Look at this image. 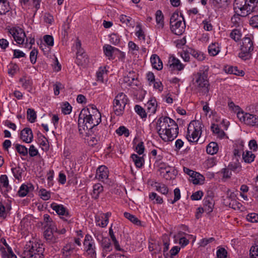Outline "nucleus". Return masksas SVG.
Returning <instances> with one entry per match:
<instances>
[{"mask_svg":"<svg viewBox=\"0 0 258 258\" xmlns=\"http://www.w3.org/2000/svg\"><path fill=\"white\" fill-rule=\"evenodd\" d=\"M218 160L215 157H208L202 163V168L204 170H208L217 164Z\"/></svg>","mask_w":258,"mask_h":258,"instance_id":"nucleus-21","label":"nucleus"},{"mask_svg":"<svg viewBox=\"0 0 258 258\" xmlns=\"http://www.w3.org/2000/svg\"><path fill=\"white\" fill-rule=\"evenodd\" d=\"M10 5L7 0H0V14L5 15L10 11Z\"/></svg>","mask_w":258,"mask_h":258,"instance_id":"nucleus-45","label":"nucleus"},{"mask_svg":"<svg viewBox=\"0 0 258 258\" xmlns=\"http://www.w3.org/2000/svg\"><path fill=\"white\" fill-rule=\"evenodd\" d=\"M119 19L122 24L126 26L132 27L134 26V21L130 16L122 14L119 16Z\"/></svg>","mask_w":258,"mask_h":258,"instance_id":"nucleus-40","label":"nucleus"},{"mask_svg":"<svg viewBox=\"0 0 258 258\" xmlns=\"http://www.w3.org/2000/svg\"><path fill=\"white\" fill-rule=\"evenodd\" d=\"M32 187L33 186L31 184L29 185L22 184L19 188L18 192V195L20 197H24L26 196L28 194L29 189Z\"/></svg>","mask_w":258,"mask_h":258,"instance_id":"nucleus-44","label":"nucleus"},{"mask_svg":"<svg viewBox=\"0 0 258 258\" xmlns=\"http://www.w3.org/2000/svg\"><path fill=\"white\" fill-rule=\"evenodd\" d=\"M241 49L252 51L253 49V42L249 37H244L242 40Z\"/></svg>","mask_w":258,"mask_h":258,"instance_id":"nucleus-30","label":"nucleus"},{"mask_svg":"<svg viewBox=\"0 0 258 258\" xmlns=\"http://www.w3.org/2000/svg\"><path fill=\"white\" fill-rule=\"evenodd\" d=\"M21 85L25 89H30L32 85V80L28 77L23 76L20 79Z\"/></svg>","mask_w":258,"mask_h":258,"instance_id":"nucleus-46","label":"nucleus"},{"mask_svg":"<svg viewBox=\"0 0 258 258\" xmlns=\"http://www.w3.org/2000/svg\"><path fill=\"white\" fill-rule=\"evenodd\" d=\"M229 36L232 39L237 42L241 39L242 33L240 30L234 29L231 31Z\"/></svg>","mask_w":258,"mask_h":258,"instance_id":"nucleus-49","label":"nucleus"},{"mask_svg":"<svg viewBox=\"0 0 258 258\" xmlns=\"http://www.w3.org/2000/svg\"><path fill=\"white\" fill-rule=\"evenodd\" d=\"M249 24L253 28H258V15L252 16L249 19Z\"/></svg>","mask_w":258,"mask_h":258,"instance_id":"nucleus-63","label":"nucleus"},{"mask_svg":"<svg viewBox=\"0 0 258 258\" xmlns=\"http://www.w3.org/2000/svg\"><path fill=\"white\" fill-rule=\"evenodd\" d=\"M155 19L157 27L162 28L164 26V16L161 11L157 10L156 11Z\"/></svg>","mask_w":258,"mask_h":258,"instance_id":"nucleus-42","label":"nucleus"},{"mask_svg":"<svg viewBox=\"0 0 258 258\" xmlns=\"http://www.w3.org/2000/svg\"><path fill=\"white\" fill-rule=\"evenodd\" d=\"M51 192L44 188H41L39 191L40 198L44 201H47L51 198Z\"/></svg>","mask_w":258,"mask_h":258,"instance_id":"nucleus-52","label":"nucleus"},{"mask_svg":"<svg viewBox=\"0 0 258 258\" xmlns=\"http://www.w3.org/2000/svg\"><path fill=\"white\" fill-rule=\"evenodd\" d=\"M115 132L119 136L124 135L125 137L130 136L129 130L124 126H120L115 131Z\"/></svg>","mask_w":258,"mask_h":258,"instance_id":"nucleus-57","label":"nucleus"},{"mask_svg":"<svg viewBox=\"0 0 258 258\" xmlns=\"http://www.w3.org/2000/svg\"><path fill=\"white\" fill-rule=\"evenodd\" d=\"M153 187L155 188L156 190L164 195H167L169 191V189L167 186L161 182H156L153 184Z\"/></svg>","mask_w":258,"mask_h":258,"instance_id":"nucleus-34","label":"nucleus"},{"mask_svg":"<svg viewBox=\"0 0 258 258\" xmlns=\"http://www.w3.org/2000/svg\"><path fill=\"white\" fill-rule=\"evenodd\" d=\"M50 207L59 215L64 216L68 215V212L62 205L52 203L50 205Z\"/></svg>","mask_w":258,"mask_h":258,"instance_id":"nucleus-32","label":"nucleus"},{"mask_svg":"<svg viewBox=\"0 0 258 258\" xmlns=\"http://www.w3.org/2000/svg\"><path fill=\"white\" fill-rule=\"evenodd\" d=\"M127 101V96L123 93H119L115 97L113 103V110L116 115H120L123 114Z\"/></svg>","mask_w":258,"mask_h":258,"instance_id":"nucleus-8","label":"nucleus"},{"mask_svg":"<svg viewBox=\"0 0 258 258\" xmlns=\"http://www.w3.org/2000/svg\"><path fill=\"white\" fill-rule=\"evenodd\" d=\"M62 253L64 256L69 257L75 254L77 250L75 248V244L73 243H68L62 249Z\"/></svg>","mask_w":258,"mask_h":258,"instance_id":"nucleus-24","label":"nucleus"},{"mask_svg":"<svg viewBox=\"0 0 258 258\" xmlns=\"http://www.w3.org/2000/svg\"><path fill=\"white\" fill-rule=\"evenodd\" d=\"M105 55L109 59H113V53L118 50V49L109 44H105L103 47Z\"/></svg>","mask_w":258,"mask_h":258,"instance_id":"nucleus-28","label":"nucleus"},{"mask_svg":"<svg viewBox=\"0 0 258 258\" xmlns=\"http://www.w3.org/2000/svg\"><path fill=\"white\" fill-rule=\"evenodd\" d=\"M160 175L166 180H172L175 178L177 171L173 167L167 166L160 167L159 169Z\"/></svg>","mask_w":258,"mask_h":258,"instance_id":"nucleus-12","label":"nucleus"},{"mask_svg":"<svg viewBox=\"0 0 258 258\" xmlns=\"http://www.w3.org/2000/svg\"><path fill=\"white\" fill-rule=\"evenodd\" d=\"M170 29L176 35H180L185 29V23L184 18L177 13H174L170 18Z\"/></svg>","mask_w":258,"mask_h":258,"instance_id":"nucleus-7","label":"nucleus"},{"mask_svg":"<svg viewBox=\"0 0 258 258\" xmlns=\"http://www.w3.org/2000/svg\"><path fill=\"white\" fill-rule=\"evenodd\" d=\"M134 109L135 112L142 118H145L147 117V113L145 110L140 105H136Z\"/></svg>","mask_w":258,"mask_h":258,"instance_id":"nucleus-54","label":"nucleus"},{"mask_svg":"<svg viewBox=\"0 0 258 258\" xmlns=\"http://www.w3.org/2000/svg\"><path fill=\"white\" fill-rule=\"evenodd\" d=\"M81 43L80 40H77L76 42L77 51V62L78 64H83L88 61V57L84 53L83 49L81 48Z\"/></svg>","mask_w":258,"mask_h":258,"instance_id":"nucleus-14","label":"nucleus"},{"mask_svg":"<svg viewBox=\"0 0 258 258\" xmlns=\"http://www.w3.org/2000/svg\"><path fill=\"white\" fill-rule=\"evenodd\" d=\"M16 151L18 153L23 156H26L28 153V149L24 145L16 144L15 145Z\"/></svg>","mask_w":258,"mask_h":258,"instance_id":"nucleus-53","label":"nucleus"},{"mask_svg":"<svg viewBox=\"0 0 258 258\" xmlns=\"http://www.w3.org/2000/svg\"><path fill=\"white\" fill-rule=\"evenodd\" d=\"M228 106L231 111L236 113L237 117L238 113L239 112H243V111L239 106L235 105L234 102L231 101L228 102Z\"/></svg>","mask_w":258,"mask_h":258,"instance_id":"nucleus-55","label":"nucleus"},{"mask_svg":"<svg viewBox=\"0 0 258 258\" xmlns=\"http://www.w3.org/2000/svg\"><path fill=\"white\" fill-rule=\"evenodd\" d=\"M44 236L47 241L50 243H55L58 242L59 237L56 234L54 228H47L44 233Z\"/></svg>","mask_w":258,"mask_h":258,"instance_id":"nucleus-17","label":"nucleus"},{"mask_svg":"<svg viewBox=\"0 0 258 258\" xmlns=\"http://www.w3.org/2000/svg\"><path fill=\"white\" fill-rule=\"evenodd\" d=\"M109 175L107 167L104 165L100 166L96 170L95 178L100 181H104L107 179Z\"/></svg>","mask_w":258,"mask_h":258,"instance_id":"nucleus-18","label":"nucleus"},{"mask_svg":"<svg viewBox=\"0 0 258 258\" xmlns=\"http://www.w3.org/2000/svg\"><path fill=\"white\" fill-rule=\"evenodd\" d=\"M219 150V146L216 142H210L206 147V152L207 154L213 155L216 154Z\"/></svg>","mask_w":258,"mask_h":258,"instance_id":"nucleus-39","label":"nucleus"},{"mask_svg":"<svg viewBox=\"0 0 258 258\" xmlns=\"http://www.w3.org/2000/svg\"><path fill=\"white\" fill-rule=\"evenodd\" d=\"M0 188L4 191H8L11 189L9 183L8 177L6 175H1L0 176Z\"/></svg>","mask_w":258,"mask_h":258,"instance_id":"nucleus-31","label":"nucleus"},{"mask_svg":"<svg viewBox=\"0 0 258 258\" xmlns=\"http://www.w3.org/2000/svg\"><path fill=\"white\" fill-rule=\"evenodd\" d=\"M110 42L114 45H118L120 43L121 36L117 33H112L109 35Z\"/></svg>","mask_w":258,"mask_h":258,"instance_id":"nucleus-50","label":"nucleus"},{"mask_svg":"<svg viewBox=\"0 0 258 258\" xmlns=\"http://www.w3.org/2000/svg\"><path fill=\"white\" fill-rule=\"evenodd\" d=\"M9 33L19 45H24L26 35L24 30L19 27H14L9 29Z\"/></svg>","mask_w":258,"mask_h":258,"instance_id":"nucleus-11","label":"nucleus"},{"mask_svg":"<svg viewBox=\"0 0 258 258\" xmlns=\"http://www.w3.org/2000/svg\"><path fill=\"white\" fill-rule=\"evenodd\" d=\"M258 0H235L233 6L236 13L241 17H246L253 10Z\"/></svg>","mask_w":258,"mask_h":258,"instance_id":"nucleus-4","label":"nucleus"},{"mask_svg":"<svg viewBox=\"0 0 258 258\" xmlns=\"http://www.w3.org/2000/svg\"><path fill=\"white\" fill-rule=\"evenodd\" d=\"M149 198L154 204H162L163 203V198L155 192H150Z\"/></svg>","mask_w":258,"mask_h":258,"instance_id":"nucleus-41","label":"nucleus"},{"mask_svg":"<svg viewBox=\"0 0 258 258\" xmlns=\"http://www.w3.org/2000/svg\"><path fill=\"white\" fill-rule=\"evenodd\" d=\"M100 242L104 251L109 252L112 250L111 242L108 238L106 237L103 238Z\"/></svg>","mask_w":258,"mask_h":258,"instance_id":"nucleus-47","label":"nucleus"},{"mask_svg":"<svg viewBox=\"0 0 258 258\" xmlns=\"http://www.w3.org/2000/svg\"><path fill=\"white\" fill-rule=\"evenodd\" d=\"M147 113L149 115L154 114L157 109L158 104L155 98H151L146 104Z\"/></svg>","mask_w":258,"mask_h":258,"instance_id":"nucleus-20","label":"nucleus"},{"mask_svg":"<svg viewBox=\"0 0 258 258\" xmlns=\"http://www.w3.org/2000/svg\"><path fill=\"white\" fill-rule=\"evenodd\" d=\"M226 73L230 74H233L239 76H243L244 72L241 70H238L237 67L227 66L225 68Z\"/></svg>","mask_w":258,"mask_h":258,"instance_id":"nucleus-35","label":"nucleus"},{"mask_svg":"<svg viewBox=\"0 0 258 258\" xmlns=\"http://www.w3.org/2000/svg\"><path fill=\"white\" fill-rule=\"evenodd\" d=\"M3 245L1 246L0 252L2 258H17L13 253L11 247L7 244L5 239H2Z\"/></svg>","mask_w":258,"mask_h":258,"instance_id":"nucleus-13","label":"nucleus"},{"mask_svg":"<svg viewBox=\"0 0 258 258\" xmlns=\"http://www.w3.org/2000/svg\"><path fill=\"white\" fill-rule=\"evenodd\" d=\"M123 215L125 218L128 220L134 225L138 226H144L143 223L135 215L128 212H124Z\"/></svg>","mask_w":258,"mask_h":258,"instance_id":"nucleus-37","label":"nucleus"},{"mask_svg":"<svg viewBox=\"0 0 258 258\" xmlns=\"http://www.w3.org/2000/svg\"><path fill=\"white\" fill-rule=\"evenodd\" d=\"M154 89L158 93H161L163 91L164 86L162 83L159 80H156L152 83Z\"/></svg>","mask_w":258,"mask_h":258,"instance_id":"nucleus-58","label":"nucleus"},{"mask_svg":"<svg viewBox=\"0 0 258 258\" xmlns=\"http://www.w3.org/2000/svg\"><path fill=\"white\" fill-rule=\"evenodd\" d=\"M110 212L102 214L101 216H95V220L96 225L102 228L107 226L109 222V218L111 216Z\"/></svg>","mask_w":258,"mask_h":258,"instance_id":"nucleus-16","label":"nucleus"},{"mask_svg":"<svg viewBox=\"0 0 258 258\" xmlns=\"http://www.w3.org/2000/svg\"><path fill=\"white\" fill-rule=\"evenodd\" d=\"M191 178V181L194 184L202 185L204 183L205 178L199 172H196Z\"/></svg>","mask_w":258,"mask_h":258,"instance_id":"nucleus-33","label":"nucleus"},{"mask_svg":"<svg viewBox=\"0 0 258 258\" xmlns=\"http://www.w3.org/2000/svg\"><path fill=\"white\" fill-rule=\"evenodd\" d=\"M101 121V115L96 106L91 104L81 111L78 120L80 134H87V131L98 125Z\"/></svg>","mask_w":258,"mask_h":258,"instance_id":"nucleus-1","label":"nucleus"},{"mask_svg":"<svg viewBox=\"0 0 258 258\" xmlns=\"http://www.w3.org/2000/svg\"><path fill=\"white\" fill-rule=\"evenodd\" d=\"M202 133V124L198 120H192L188 124L186 138L191 143H197Z\"/></svg>","mask_w":258,"mask_h":258,"instance_id":"nucleus-5","label":"nucleus"},{"mask_svg":"<svg viewBox=\"0 0 258 258\" xmlns=\"http://www.w3.org/2000/svg\"><path fill=\"white\" fill-rule=\"evenodd\" d=\"M145 155H139L133 154L131 155V158L134 162L136 167L138 168H141L144 165Z\"/></svg>","mask_w":258,"mask_h":258,"instance_id":"nucleus-29","label":"nucleus"},{"mask_svg":"<svg viewBox=\"0 0 258 258\" xmlns=\"http://www.w3.org/2000/svg\"><path fill=\"white\" fill-rule=\"evenodd\" d=\"M83 245L86 254L90 258H95L96 256V245L91 235L90 234L85 235Z\"/></svg>","mask_w":258,"mask_h":258,"instance_id":"nucleus-10","label":"nucleus"},{"mask_svg":"<svg viewBox=\"0 0 258 258\" xmlns=\"http://www.w3.org/2000/svg\"><path fill=\"white\" fill-rule=\"evenodd\" d=\"M221 50V43L217 41L211 42L208 47V53L211 56L217 55L220 52Z\"/></svg>","mask_w":258,"mask_h":258,"instance_id":"nucleus-19","label":"nucleus"},{"mask_svg":"<svg viewBox=\"0 0 258 258\" xmlns=\"http://www.w3.org/2000/svg\"><path fill=\"white\" fill-rule=\"evenodd\" d=\"M150 62L153 69L160 71L163 69V63L159 56L153 54L150 57Z\"/></svg>","mask_w":258,"mask_h":258,"instance_id":"nucleus-22","label":"nucleus"},{"mask_svg":"<svg viewBox=\"0 0 258 258\" xmlns=\"http://www.w3.org/2000/svg\"><path fill=\"white\" fill-rule=\"evenodd\" d=\"M44 247L38 242L29 241L25 246L24 258H43Z\"/></svg>","mask_w":258,"mask_h":258,"instance_id":"nucleus-6","label":"nucleus"},{"mask_svg":"<svg viewBox=\"0 0 258 258\" xmlns=\"http://www.w3.org/2000/svg\"><path fill=\"white\" fill-rule=\"evenodd\" d=\"M27 119L31 123L34 122L36 119V114L34 109L29 108L27 111Z\"/></svg>","mask_w":258,"mask_h":258,"instance_id":"nucleus-56","label":"nucleus"},{"mask_svg":"<svg viewBox=\"0 0 258 258\" xmlns=\"http://www.w3.org/2000/svg\"><path fill=\"white\" fill-rule=\"evenodd\" d=\"M238 118L245 124L250 127H258V116L256 114L245 112H239Z\"/></svg>","mask_w":258,"mask_h":258,"instance_id":"nucleus-9","label":"nucleus"},{"mask_svg":"<svg viewBox=\"0 0 258 258\" xmlns=\"http://www.w3.org/2000/svg\"><path fill=\"white\" fill-rule=\"evenodd\" d=\"M243 147L244 145L243 143H240L238 145H237L235 147L234 151H233V154L235 156L237 157H240L241 155V153L243 151Z\"/></svg>","mask_w":258,"mask_h":258,"instance_id":"nucleus-61","label":"nucleus"},{"mask_svg":"<svg viewBox=\"0 0 258 258\" xmlns=\"http://www.w3.org/2000/svg\"><path fill=\"white\" fill-rule=\"evenodd\" d=\"M184 233L180 232L174 235V242L178 243L181 246L184 247L189 243V239L183 236Z\"/></svg>","mask_w":258,"mask_h":258,"instance_id":"nucleus-26","label":"nucleus"},{"mask_svg":"<svg viewBox=\"0 0 258 258\" xmlns=\"http://www.w3.org/2000/svg\"><path fill=\"white\" fill-rule=\"evenodd\" d=\"M214 206V201L211 197L208 196L205 197L203 200V207L205 212L207 213H210L213 211Z\"/></svg>","mask_w":258,"mask_h":258,"instance_id":"nucleus-25","label":"nucleus"},{"mask_svg":"<svg viewBox=\"0 0 258 258\" xmlns=\"http://www.w3.org/2000/svg\"><path fill=\"white\" fill-rule=\"evenodd\" d=\"M251 51L240 49V52L238 54L239 57L244 60H248L251 57Z\"/></svg>","mask_w":258,"mask_h":258,"instance_id":"nucleus-59","label":"nucleus"},{"mask_svg":"<svg viewBox=\"0 0 258 258\" xmlns=\"http://www.w3.org/2000/svg\"><path fill=\"white\" fill-rule=\"evenodd\" d=\"M72 107L68 102H64L61 106V112L64 114H69L72 112Z\"/></svg>","mask_w":258,"mask_h":258,"instance_id":"nucleus-60","label":"nucleus"},{"mask_svg":"<svg viewBox=\"0 0 258 258\" xmlns=\"http://www.w3.org/2000/svg\"><path fill=\"white\" fill-rule=\"evenodd\" d=\"M217 258H227V252L224 248H219L216 252Z\"/></svg>","mask_w":258,"mask_h":258,"instance_id":"nucleus-64","label":"nucleus"},{"mask_svg":"<svg viewBox=\"0 0 258 258\" xmlns=\"http://www.w3.org/2000/svg\"><path fill=\"white\" fill-rule=\"evenodd\" d=\"M255 158L254 154L251 151L246 150L242 153V159L246 163L250 164L254 161Z\"/></svg>","mask_w":258,"mask_h":258,"instance_id":"nucleus-36","label":"nucleus"},{"mask_svg":"<svg viewBox=\"0 0 258 258\" xmlns=\"http://www.w3.org/2000/svg\"><path fill=\"white\" fill-rule=\"evenodd\" d=\"M108 67L107 66L100 67L98 69L96 72V76L98 81L101 83L104 82V79L107 76V73L108 72Z\"/></svg>","mask_w":258,"mask_h":258,"instance_id":"nucleus-27","label":"nucleus"},{"mask_svg":"<svg viewBox=\"0 0 258 258\" xmlns=\"http://www.w3.org/2000/svg\"><path fill=\"white\" fill-rule=\"evenodd\" d=\"M168 65L169 68L172 71H181L184 69L185 67L179 59L174 56H170L169 57Z\"/></svg>","mask_w":258,"mask_h":258,"instance_id":"nucleus-15","label":"nucleus"},{"mask_svg":"<svg viewBox=\"0 0 258 258\" xmlns=\"http://www.w3.org/2000/svg\"><path fill=\"white\" fill-rule=\"evenodd\" d=\"M103 190V187L100 183H96L93 185V190L92 194V198L97 199L100 193Z\"/></svg>","mask_w":258,"mask_h":258,"instance_id":"nucleus-43","label":"nucleus"},{"mask_svg":"<svg viewBox=\"0 0 258 258\" xmlns=\"http://www.w3.org/2000/svg\"><path fill=\"white\" fill-rule=\"evenodd\" d=\"M7 67L8 73L11 77H13L19 70V66L14 63H10Z\"/></svg>","mask_w":258,"mask_h":258,"instance_id":"nucleus-48","label":"nucleus"},{"mask_svg":"<svg viewBox=\"0 0 258 258\" xmlns=\"http://www.w3.org/2000/svg\"><path fill=\"white\" fill-rule=\"evenodd\" d=\"M135 35L138 40L145 42L146 40V34L144 30L140 24H138L136 27Z\"/></svg>","mask_w":258,"mask_h":258,"instance_id":"nucleus-38","label":"nucleus"},{"mask_svg":"<svg viewBox=\"0 0 258 258\" xmlns=\"http://www.w3.org/2000/svg\"><path fill=\"white\" fill-rule=\"evenodd\" d=\"M128 52L132 54L137 55L139 50V47L135 42L130 41L128 43Z\"/></svg>","mask_w":258,"mask_h":258,"instance_id":"nucleus-51","label":"nucleus"},{"mask_svg":"<svg viewBox=\"0 0 258 258\" xmlns=\"http://www.w3.org/2000/svg\"><path fill=\"white\" fill-rule=\"evenodd\" d=\"M246 219L251 223H258V214L251 213L246 216Z\"/></svg>","mask_w":258,"mask_h":258,"instance_id":"nucleus-62","label":"nucleus"},{"mask_svg":"<svg viewBox=\"0 0 258 258\" xmlns=\"http://www.w3.org/2000/svg\"><path fill=\"white\" fill-rule=\"evenodd\" d=\"M156 130L165 142L173 140L178 134V127L175 121L167 116L161 117L157 120Z\"/></svg>","mask_w":258,"mask_h":258,"instance_id":"nucleus-2","label":"nucleus"},{"mask_svg":"<svg viewBox=\"0 0 258 258\" xmlns=\"http://www.w3.org/2000/svg\"><path fill=\"white\" fill-rule=\"evenodd\" d=\"M33 138V133L30 128H25L21 131V139L23 142L26 143H30L32 141Z\"/></svg>","mask_w":258,"mask_h":258,"instance_id":"nucleus-23","label":"nucleus"},{"mask_svg":"<svg viewBox=\"0 0 258 258\" xmlns=\"http://www.w3.org/2000/svg\"><path fill=\"white\" fill-rule=\"evenodd\" d=\"M208 66H203L200 68L198 72L193 74V85L197 89L208 91Z\"/></svg>","mask_w":258,"mask_h":258,"instance_id":"nucleus-3","label":"nucleus"}]
</instances>
